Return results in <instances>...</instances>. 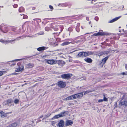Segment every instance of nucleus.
<instances>
[{
  "mask_svg": "<svg viewBox=\"0 0 127 127\" xmlns=\"http://www.w3.org/2000/svg\"><path fill=\"white\" fill-rule=\"evenodd\" d=\"M17 65L18 66V67L16 68L15 70L16 72H19L20 71H22L24 70V66L20 64V63H17Z\"/></svg>",
  "mask_w": 127,
  "mask_h": 127,
  "instance_id": "f257e3e1",
  "label": "nucleus"
},
{
  "mask_svg": "<svg viewBox=\"0 0 127 127\" xmlns=\"http://www.w3.org/2000/svg\"><path fill=\"white\" fill-rule=\"evenodd\" d=\"M72 76V75L71 74L67 73L61 75V76L62 79L68 80L70 79Z\"/></svg>",
  "mask_w": 127,
  "mask_h": 127,
  "instance_id": "f03ea898",
  "label": "nucleus"
},
{
  "mask_svg": "<svg viewBox=\"0 0 127 127\" xmlns=\"http://www.w3.org/2000/svg\"><path fill=\"white\" fill-rule=\"evenodd\" d=\"M45 61L47 63L50 64H55L57 63L58 61L56 60H54L53 59H45Z\"/></svg>",
  "mask_w": 127,
  "mask_h": 127,
  "instance_id": "7ed1b4c3",
  "label": "nucleus"
},
{
  "mask_svg": "<svg viewBox=\"0 0 127 127\" xmlns=\"http://www.w3.org/2000/svg\"><path fill=\"white\" fill-rule=\"evenodd\" d=\"M15 40V39H14V40H3V39H0V42L2 43L6 44L9 43H12V42L14 41Z\"/></svg>",
  "mask_w": 127,
  "mask_h": 127,
  "instance_id": "20e7f679",
  "label": "nucleus"
},
{
  "mask_svg": "<svg viewBox=\"0 0 127 127\" xmlns=\"http://www.w3.org/2000/svg\"><path fill=\"white\" fill-rule=\"evenodd\" d=\"M58 85L59 87L64 88L66 84L65 82L62 81H60L58 82Z\"/></svg>",
  "mask_w": 127,
  "mask_h": 127,
  "instance_id": "39448f33",
  "label": "nucleus"
},
{
  "mask_svg": "<svg viewBox=\"0 0 127 127\" xmlns=\"http://www.w3.org/2000/svg\"><path fill=\"white\" fill-rule=\"evenodd\" d=\"M87 54L86 53V52H81L78 53L77 55V57H87Z\"/></svg>",
  "mask_w": 127,
  "mask_h": 127,
  "instance_id": "423d86ee",
  "label": "nucleus"
},
{
  "mask_svg": "<svg viewBox=\"0 0 127 127\" xmlns=\"http://www.w3.org/2000/svg\"><path fill=\"white\" fill-rule=\"evenodd\" d=\"M98 35H108V33L106 32H103L102 30H100L99 32H97Z\"/></svg>",
  "mask_w": 127,
  "mask_h": 127,
  "instance_id": "0eeeda50",
  "label": "nucleus"
},
{
  "mask_svg": "<svg viewBox=\"0 0 127 127\" xmlns=\"http://www.w3.org/2000/svg\"><path fill=\"white\" fill-rule=\"evenodd\" d=\"M64 125V122L63 120L60 121L58 124H56V125L58 126L59 127H63Z\"/></svg>",
  "mask_w": 127,
  "mask_h": 127,
  "instance_id": "6e6552de",
  "label": "nucleus"
},
{
  "mask_svg": "<svg viewBox=\"0 0 127 127\" xmlns=\"http://www.w3.org/2000/svg\"><path fill=\"white\" fill-rule=\"evenodd\" d=\"M119 105L120 106L125 105L127 106V98L123 101H119Z\"/></svg>",
  "mask_w": 127,
  "mask_h": 127,
  "instance_id": "1a4fd4ad",
  "label": "nucleus"
},
{
  "mask_svg": "<svg viewBox=\"0 0 127 127\" xmlns=\"http://www.w3.org/2000/svg\"><path fill=\"white\" fill-rule=\"evenodd\" d=\"M73 124V122L71 120H67L65 122V126H67L72 124Z\"/></svg>",
  "mask_w": 127,
  "mask_h": 127,
  "instance_id": "9d476101",
  "label": "nucleus"
},
{
  "mask_svg": "<svg viewBox=\"0 0 127 127\" xmlns=\"http://www.w3.org/2000/svg\"><path fill=\"white\" fill-rule=\"evenodd\" d=\"M121 17V16H119V17H116L114 18L112 20L109 21L108 22V23H113L118 20V19H119Z\"/></svg>",
  "mask_w": 127,
  "mask_h": 127,
  "instance_id": "9b49d317",
  "label": "nucleus"
},
{
  "mask_svg": "<svg viewBox=\"0 0 127 127\" xmlns=\"http://www.w3.org/2000/svg\"><path fill=\"white\" fill-rule=\"evenodd\" d=\"M48 47H39L37 48V50L39 51L43 50L45 49H47Z\"/></svg>",
  "mask_w": 127,
  "mask_h": 127,
  "instance_id": "f8f14e48",
  "label": "nucleus"
},
{
  "mask_svg": "<svg viewBox=\"0 0 127 127\" xmlns=\"http://www.w3.org/2000/svg\"><path fill=\"white\" fill-rule=\"evenodd\" d=\"M0 116L1 118H3L6 116V114L5 113L1 111L0 112Z\"/></svg>",
  "mask_w": 127,
  "mask_h": 127,
  "instance_id": "ddd939ff",
  "label": "nucleus"
},
{
  "mask_svg": "<svg viewBox=\"0 0 127 127\" xmlns=\"http://www.w3.org/2000/svg\"><path fill=\"white\" fill-rule=\"evenodd\" d=\"M7 103L9 105L11 106H13V101L11 99H9L7 100Z\"/></svg>",
  "mask_w": 127,
  "mask_h": 127,
  "instance_id": "4468645a",
  "label": "nucleus"
},
{
  "mask_svg": "<svg viewBox=\"0 0 127 127\" xmlns=\"http://www.w3.org/2000/svg\"><path fill=\"white\" fill-rule=\"evenodd\" d=\"M84 60L87 63H90L92 62V60L90 58H86L84 59Z\"/></svg>",
  "mask_w": 127,
  "mask_h": 127,
  "instance_id": "2eb2a0df",
  "label": "nucleus"
},
{
  "mask_svg": "<svg viewBox=\"0 0 127 127\" xmlns=\"http://www.w3.org/2000/svg\"><path fill=\"white\" fill-rule=\"evenodd\" d=\"M67 112L64 111L63 112H61L60 115L61 117H63L65 116L67 114Z\"/></svg>",
  "mask_w": 127,
  "mask_h": 127,
  "instance_id": "dca6fc26",
  "label": "nucleus"
},
{
  "mask_svg": "<svg viewBox=\"0 0 127 127\" xmlns=\"http://www.w3.org/2000/svg\"><path fill=\"white\" fill-rule=\"evenodd\" d=\"M34 66V65L32 64L29 63L26 65V67L28 68H31L33 67Z\"/></svg>",
  "mask_w": 127,
  "mask_h": 127,
  "instance_id": "f3484780",
  "label": "nucleus"
},
{
  "mask_svg": "<svg viewBox=\"0 0 127 127\" xmlns=\"http://www.w3.org/2000/svg\"><path fill=\"white\" fill-rule=\"evenodd\" d=\"M110 53V51H105L104 52H101L99 54V56H101L103 54H107Z\"/></svg>",
  "mask_w": 127,
  "mask_h": 127,
  "instance_id": "a211bd4d",
  "label": "nucleus"
},
{
  "mask_svg": "<svg viewBox=\"0 0 127 127\" xmlns=\"http://www.w3.org/2000/svg\"><path fill=\"white\" fill-rule=\"evenodd\" d=\"M73 43L72 42H64L63 43H62L61 45L62 46H64L65 45H68L70 43Z\"/></svg>",
  "mask_w": 127,
  "mask_h": 127,
  "instance_id": "6ab92c4d",
  "label": "nucleus"
},
{
  "mask_svg": "<svg viewBox=\"0 0 127 127\" xmlns=\"http://www.w3.org/2000/svg\"><path fill=\"white\" fill-rule=\"evenodd\" d=\"M108 57H106L103 59L102 60V63H103V64H104L106 62L107 60L108 59Z\"/></svg>",
  "mask_w": 127,
  "mask_h": 127,
  "instance_id": "aec40b11",
  "label": "nucleus"
},
{
  "mask_svg": "<svg viewBox=\"0 0 127 127\" xmlns=\"http://www.w3.org/2000/svg\"><path fill=\"white\" fill-rule=\"evenodd\" d=\"M66 100H72L73 99L72 95L68 96L65 99Z\"/></svg>",
  "mask_w": 127,
  "mask_h": 127,
  "instance_id": "412c9836",
  "label": "nucleus"
},
{
  "mask_svg": "<svg viewBox=\"0 0 127 127\" xmlns=\"http://www.w3.org/2000/svg\"><path fill=\"white\" fill-rule=\"evenodd\" d=\"M24 11V8L22 7H20L19 9V11L20 12H23Z\"/></svg>",
  "mask_w": 127,
  "mask_h": 127,
  "instance_id": "4be33fe9",
  "label": "nucleus"
},
{
  "mask_svg": "<svg viewBox=\"0 0 127 127\" xmlns=\"http://www.w3.org/2000/svg\"><path fill=\"white\" fill-rule=\"evenodd\" d=\"M77 94L78 98H80L83 95V93H81Z\"/></svg>",
  "mask_w": 127,
  "mask_h": 127,
  "instance_id": "5701e85b",
  "label": "nucleus"
},
{
  "mask_svg": "<svg viewBox=\"0 0 127 127\" xmlns=\"http://www.w3.org/2000/svg\"><path fill=\"white\" fill-rule=\"evenodd\" d=\"M60 114L56 115H55L54 116V117L52 118L53 119H57L58 118H60Z\"/></svg>",
  "mask_w": 127,
  "mask_h": 127,
  "instance_id": "b1692460",
  "label": "nucleus"
},
{
  "mask_svg": "<svg viewBox=\"0 0 127 127\" xmlns=\"http://www.w3.org/2000/svg\"><path fill=\"white\" fill-rule=\"evenodd\" d=\"M86 53L87 54V56H88L89 55H92L94 53L92 52L91 51H89L88 52H86Z\"/></svg>",
  "mask_w": 127,
  "mask_h": 127,
  "instance_id": "393cba45",
  "label": "nucleus"
},
{
  "mask_svg": "<svg viewBox=\"0 0 127 127\" xmlns=\"http://www.w3.org/2000/svg\"><path fill=\"white\" fill-rule=\"evenodd\" d=\"M17 126V124L15 123H14L11 124V125H10V127H15Z\"/></svg>",
  "mask_w": 127,
  "mask_h": 127,
  "instance_id": "a878e982",
  "label": "nucleus"
},
{
  "mask_svg": "<svg viewBox=\"0 0 127 127\" xmlns=\"http://www.w3.org/2000/svg\"><path fill=\"white\" fill-rule=\"evenodd\" d=\"M72 96L73 97V99H75L77 98V94H75V95H73Z\"/></svg>",
  "mask_w": 127,
  "mask_h": 127,
  "instance_id": "bb28decb",
  "label": "nucleus"
},
{
  "mask_svg": "<svg viewBox=\"0 0 127 127\" xmlns=\"http://www.w3.org/2000/svg\"><path fill=\"white\" fill-rule=\"evenodd\" d=\"M24 59H17L16 60H12V62H16V61H20L21 60H22Z\"/></svg>",
  "mask_w": 127,
  "mask_h": 127,
  "instance_id": "cd10ccee",
  "label": "nucleus"
},
{
  "mask_svg": "<svg viewBox=\"0 0 127 127\" xmlns=\"http://www.w3.org/2000/svg\"><path fill=\"white\" fill-rule=\"evenodd\" d=\"M19 102V100L18 99H16L15 100L14 103H15L16 104L18 103Z\"/></svg>",
  "mask_w": 127,
  "mask_h": 127,
  "instance_id": "c85d7f7f",
  "label": "nucleus"
},
{
  "mask_svg": "<svg viewBox=\"0 0 127 127\" xmlns=\"http://www.w3.org/2000/svg\"><path fill=\"white\" fill-rule=\"evenodd\" d=\"M50 30V28L49 27H46L45 28V30L46 31H48Z\"/></svg>",
  "mask_w": 127,
  "mask_h": 127,
  "instance_id": "c756f323",
  "label": "nucleus"
},
{
  "mask_svg": "<svg viewBox=\"0 0 127 127\" xmlns=\"http://www.w3.org/2000/svg\"><path fill=\"white\" fill-rule=\"evenodd\" d=\"M49 7L51 9L50 10V11H52L53 10V9H54L53 7V6H52V5H49Z\"/></svg>",
  "mask_w": 127,
  "mask_h": 127,
  "instance_id": "7c9ffc66",
  "label": "nucleus"
},
{
  "mask_svg": "<svg viewBox=\"0 0 127 127\" xmlns=\"http://www.w3.org/2000/svg\"><path fill=\"white\" fill-rule=\"evenodd\" d=\"M44 34V33L43 32H40L38 33H37L36 34H37L38 35H43Z\"/></svg>",
  "mask_w": 127,
  "mask_h": 127,
  "instance_id": "2f4dec72",
  "label": "nucleus"
},
{
  "mask_svg": "<svg viewBox=\"0 0 127 127\" xmlns=\"http://www.w3.org/2000/svg\"><path fill=\"white\" fill-rule=\"evenodd\" d=\"M56 124V123L54 122H52L51 125L54 126H55V125Z\"/></svg>",
  "mask_w": 127,
  "mask_h": 127,
  "instance_id": "473e14b6",
  "label": "nucleus"
},
{
  "mask_svg": "<svg viewBox=\"0 0 127 127\" xmlns=\"http://www.w3.org/2000/svg\"><path fill=\"white\" fill-rule=\"evenodd\" d=\"M23 18L24 19H27L28 18V16L26 15H24L23 16Z\"/></svg>",
  "mask_w": 127,
  "mask_h": 127,
  "instance_id": "72a5a7b5",
  "label": "nucleus"
},
{
  "mask_svg": "<svg viewBox=\"0 0 127 127\" xmlns=\"http://www.w3.org/2000/svg\"><path fill=\"white\" fill-rule=\"evenodd\" d=\"M76 30L78 32H79V28L78 27H76Z\"/></svg>",
  "mask_w": 127,
  "mask_h": 127,
  "instance_id": "f704fd0d",
  "label": "nucleus"
},
{
  "mask_svg": "<svg viewBox=\"0 0 127 127\" xmlns=\"http://www.w3.org/2000/svg\"><path fill=\"white\" fill-rule=\"evenodd\" d=\"M98 36V34H97V33H95L93 35H92V36Z\"/></svg>",
  "mask_w": 127,
  "mask_h": 127,
  "instance_id": "c9c22d12",
  "label": "nucleus"
},
{
  "mask_svg": "<svg viewBox=\"0 0 127 127\" xmlns=\"http://www.w3.org/2000/svg\"><path fill=\"white\" fill-rule=\"evenodd\" d=\"M121 74H122L123 75H127V72H123L121 73Z\"/></svg>",
  "mask_w": 127,
  "mask_h": 127,
  "instance_id": "e433bc0d",
  "label": "nucleus"
},
{
  "mask_svg": "<svg viewBox=\"0 0 127 127\" xmlns=\"http://www.w3.org/2000/svg\"><path fill=\"white\" fill-rule=\"evenodd\" d=\"M13 6L14 8H16L18 7V5L17 4H15L13 5Z\"/></svg>",
  "mask_w": 127,
  "mask_h": 127,
  "instance_id": "4c0bfd02",
  "label": "nucleus"
},
{
  "mask_svg": "<svg viewBox=\"0 0 127 127\" xmlns=\"http://www.w3.org/2000/svg\"><path fill=\"white\" fill-rule=\"evenodd\" d=\"M107 98H106L105 96H104L103 98V100L104 101H106L107 100Z\"/></svg>",
  "mask_w": 127,
  "mask_h": 127,
  "instance_id": "58836bf2",
  "label": "nucleus"
},
{
  "mask_svg": "<svg viewBox=\"0 0 127 127\" xmlns=\"http://www.w3.org/2000/svg\"><path fill=\"white\" fill-rule=\"evenodd\" d=\"M59 62L61 63L62 64H65L64 62L63 61H62V60H59Z\"/></svg>",
  "mask_w": 127,
  "mask_h": 127,
  "instance_id": "ea45409f",
  "label": "nucleus"
},
{
  "mask_svg": "<svg viewBox=\"0 0 127 127\" xmlns=\"http://www.w3.org/2000/svg\"><path fill=\"white\" fill-rule=\"evenodd\" d=\"M103 101H104L103 100V99H99L98 100V101L99 102H103Z\"/></svg>",
  "mask_w": 127,
  "mask_h": 127,
  "instance_id": "a19ab883",
  "label": "nucleus"
},
{
  "mask_svg": "<svg viewBox=\"0 0 127 127\" xmlns=\"http://www.w3.org/2000/svg\"><path fill=\"white\" fill-rule=\"evenodd\" d=\"M95 20L97 21L98 20V18L97 17H95Z\"/></svg>",
  "mask_w": 127,
  "mask_h": 127,
  "instance_id": "79ce46f5",
  "label": "nucleus"
},
{
  "mask_svg": "<svg viewBox=\"0 0 127 127\" xmlns=\"http://www.w3.org/2000/svg\"><path fill=\"white\" fill-rule=\"evenodd\" d=\"M3 74V72L1 71H0V76L2 75Z\"/></svg>",
  "mask_w": 127,
  "mask_h": 127,
  "instance_id": "37998d69",
  "label": "nucleus"
},
{
  "mask_svg": "<svg viewBox=\"0 0 127 127\" xmlns=\"http://www.w3.org/2000/svg\"><path fill=\"white\" fill-rule=\"evenodd\" d=\"M80 26V23H77V27H79Z\"/></svg>",
  "mask_w": 127,
  "mask_h": 127,
  "instance_id": "c03bdc74",
  "label": "nucleus"
},
{
  "mask_svg": "<svg viewBox=\"0 0 127 127\" xmlns=\"http://www.w3.org/2000/svg\"><path fill=\"white\" fill-rule=\"evenodd\" d=\"M50 115V114H48L47 115H46V116L47 117H48Z\"/></svg>",
  "mask_w": 127,
  "mask_h": 127,
  "instance_id": "a18cd8bd",
  "label": "nucleus"
},
{
  "mask_svg": "<svg viewBox=\"0 0 127 127\" xmlns=\"http://www.w3.org/2000/svg\"><path fill=\"white\" fill-rule=\"evenodd\" d=\"M122 7L121 6V7H120V8L121 9H123L124 7V5H122Z\"/></svg>",
  "mask_w": 127,
  "mask_h": 127,
  "instance_id": "49530a36",
  "label": "nucleus"
},
{
  "mask_svg": "<svg viewBox=\"0 0 127 127\" xmlns=\"http://www.w3.org/2000/svg\"><path fill=\"white\" fill-rule=\"evenodd\" d=\"M122 7L121 6V7H120V8L121 9H123L124 7V5H122Z\"/></svg>",
  "mask_w": 127,
  "mask_h": 127,
  "instance_id": "de8ad7c7",
  "label": "nucleus"
},
{
  "mask_svg": "<svg viewBox=\"0 0 127 127\" xmlns=\"http://www.w3.org/2000/svg\"><path fill=\"white\" fill-rule=\"evenodd\" d=\"M125 67L126 69H127V64L125 65Z\"/></svg>",
  "mask_w": 127,
  "mask_h": 127,
  "instance_id": "09e8293b",
  "label": "nucleus"
},
{
  "mask_svg": "<svg viewBox=\"0 0 127 127\" xmlns=\"http://www.w3.org/2000/svg\"><path fill=\"white\" fill-rule=\"evenodd\" d=\"M117 102H115V105H114L116 107V106L117 105Z\"/></svg>",
  "mask_w": 127,
  "mask_h": 127,
  "instance_id": "8fccbe9b",
  "label": "nucleus"
},
{
  "mask_svg": "<svg viewBox=\"0 0 127 127\" xmlns=\"http://www.w3.org/2000/svg\"><path fill=\"white\" fill-rule=\"evenodd\" d=\"M35 7H33L32 8V10H35Z\"/></svg>",
  "mask_w": 127,
  "mask_h": 127,
  "instance_id": "3c124183",
  "label": "nucleus"
},
{
  "mask_svg": "<svg viewBox=\"0 0 127 127\" xmlns=\"http://www.w3.org/2000/svg\"><path fill=\"white\" fill-rule=\"evenodd\" d=\"M86 19L87 20H89V18L88 17H87L86 18Z\"/></svg>",
  "mask_w": 127,
  "mask_h": 127,
  "instance_id": "603ef678",
  "label": "nucleus"
},
{
  "mask_svg": "<svg viewBox=\"0 0 127 127\" xmlns=\"http://www.w3.org/2000/svg\"><path fill=\"white\" fill-rule=\"evenodd\" d=\"M43 117V115H42L40 117V118H42Z\"/></svg>",
  "mask_w": 127,
  "mask_h": 127,
  "instance_id": "864d4df0",
  "label": "nucleus"
},
{
  "mask_svg": "<svg viewBox=\"0 0 127 127\" xmlns=\"http://www.w3.org/2000/svg\"><path fill=\"white\" fill-rule=\"evenodd\" d=\"M79 41H76V42H76V43H78V42H79Z\"/></svg>",
  "mask_w": 127,
  "mask_h": 127,
  "instance_id": "5fc2aeb1",
  "label": "nucleus"
},
{
  "mask_svg": "<svg viewBox=\"0 0 127 127\" xmlns=\"http://www.w3.org/2000/svg\"><path fill=\"white\" fill-rule=\"evenodd\" d=\"M15 64H16V63H14V64H12V65H14Z\"/></svg>",
  "mask_w": 127,
  "mask_h": 127,
  "instance_id": "6e6d98bb",
  "label": "nucleus"
},
{
  "mask_svg": "<svg viewBox=\"0 0 127 127\" xmlns=\"http://www.w3.org/2000/svg\"><path fill=\"white\" fill-rule=\"evenodd\" d=\"M105 111V109H104L103 110V112H104Z\"/></svg>",
  "mask_w": 127,
  "mask_h": 127,
  "instance_id": "4d7b16f0",
  "label": "nucleus"
},
{
  "mask_svg": "<svg viewBox=\"0 0 127 127\" xmlns=\"http://www.w3.org/2000/svg\"><path fill=\"white\" fill-rule=\"evenodd\" d=\"M94 0H90V1H93Z\"/></svg>",
  "mask_w": 127,
  "mask_h": 127,
  "instance_id": "13d9d810",
  "label": "nucleus"
},
{
  "mask_svg": "<svg viewBox=\"0 0 127 127\" xmlns=\"http://www.w3.org/2000/svg\"><path fill=\"white\" fill-rule=\"evenodd\" d=\"M90 23H91V22H89V24H90Z\"/></svg>",
  "mask_w": 127,
  "mask_h": 127,
  "instance_id": "bf43d9fd",
  "label": "nucleus"
},
{
  "mask_svg": "<svg viewBox=\"0 0 127 127\" xmlns=\"http://www.w3.org/2000/svg\"><path fill=\"white\" fill-rule=\"evenodd\" d=\"M125 15H127V13L125 14Z\"/></svg>",
  "mask_w": 127,
  "mask_h": 127,
  "instance_id": "052dcab7",
  "label": "nucleus"
},
{
  "mask_svg": "<svg viewBox=\"0 0 127 127\" xmlns=\"http://www.w3.org/2000/svg\"><path fill=\"white\" fill-rule=\"evenodd\" d=\"M35 19H33V20H34Z\"/></svg>",
  "mask_w": 127,
  "mask_h": 127,
  "instance_id": "680f3d73",
  "label": "nucleus"
},
{
  "mask_svg": "<svg viewBox=\"0 0 127 127\" xmlns=\"http://www.w3.org/2000/svg\"><path fill=\"white\" fill-rule=\"evenodd\" d=\"M81 28H82L83 29V28H82V27H81Z\"/></svg>",
  "mask_w": 127,
  "mask_h": 127,
  "instance_id": "e2e57ef3",
  "label": "nucleus"
}]
</instances>
